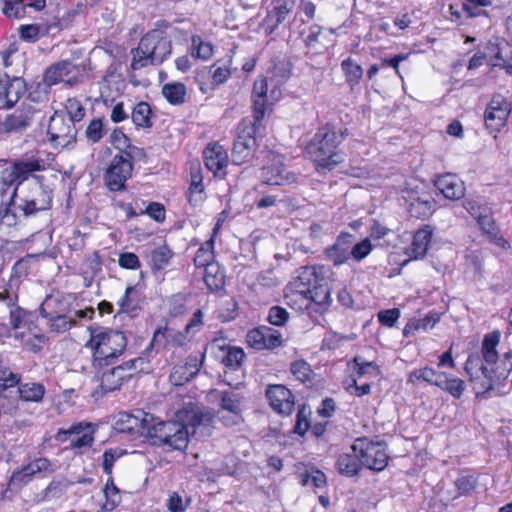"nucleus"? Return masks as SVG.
<instances>
[{
	"label": "nucleus",
	"instance_id": "7",
	"mask_svg": "<svg viewBox=\"0 0 512 512\" xmlns=\"http://www.w3.org/2000/svg\"><path fill=\"white\" fill-rule=\"evenodd\" d=\"M145 437L154 445L179 451H184L189 443V431L176 420L149 423Z\"/></svg>",
	"mask_w": 512,
	"mask_h": 512
},
{
	"label": "nucleus",
	"instance_id": "27",
	"mask_svg": "<svg viewBox=\"0 0 512 512\" xmlns=\"http://www.w3.org/2000/svg\"><path fill=\"white\" fill-rule=\"evenodd\" d=\"M145 296L142 294L139 285H128L123 296L118 300V314H126L130 317L138 316L142 310Z\"/></svg>",
	"mask_w": 512,
	"mask_h": 512
},
{
	"label": "nucleus",
	"instance_id": "41",
	"mask_svg": "<svg viewBox=\"0 0 512 512\" xmlns=\"http://www.w3.org/2000/svg\"><path fill=\"white\" fill-rule=\"evenodd\" d=\"M338 472L347 477H353L359 474L362 469L360 458L352 449L350 452L342 453L336 461Z\"/></svg>",
	"mask_w": 512,
	"mask_h": 512
},
{
	"label": "nucleus",
	"instance_id": "16",
	"mask_svg": "<svg viewBox=\"0 0 512 512\" xmlns=\"http://www.w3.org/2000/svg\"><path fill=\"white\" fill-rule=\"evenodd\" d=\"M138 362L142 364L144 359L142 357L130 359L105 371L104 369L101 370L100 387L102 391L106 393L120 389L125 382L133 377L134 372L137 370L136 364Z\"/></svg>",
	"mask_w": 512,
	"mask_h": 512
},
{
	"label": "nucleus",
	"instance_id": "39",
	"mask_svg": "<svg viewBox=\"0 0 512 512\" xmlns=\"http://www.w3.org/2000/svg\"><path fill=\"white\" fill-rule=\"evenodd\" d=\"M203 159L208 170L215 175L224 167V147L219 143H210L203 151Z\"/></svg>",
	"mask_w": 512,
	"mask_h": 512
},
{
	"label": "nucleus",
	"instance_id": "35",
	"mask_svg": "<svg viewBox=\"0 0 512 512\" xmlns=\"http://www.w3.org/2000/svg\"><path fill=\"white\" fill-rule=\"evenodd\" d=\"M433 236V229L429 225L417 230L413 236L409 256L411 259H422L427 254Z\"/></svg>",
	"mask_w": 512,
	"mask_h": 512
},
{
	"label": "nucleus",
	"instance_id": "28",
	"mask_svg": "<svg viewBox=\"0 0 512 512\" xmlns=\"http://www.w3.org/2000/svg\"><path fill=\"white\" fill-rule=\"evenodd\" d=\"M201 362L197 356H188L183 363L174 365L169 380L175 386H182L193 379L199 372Z\"/></svg>",
	"mask_w": 512,
	"mask_h": 512
},
{
	"label": "nucleus",
	"instance_id": "60",
	"mask_svg": "<svg viewBox=\"0 0 512 512\" xmlns=\"http://www.w3.org/2000/svg\"><path fill=\"white\" fill-rule=\"evenodd\" d=\"M18 32L20 39L28 43H35L44 35L39 24H22Z\"/></svg>",
	"mask_w": 512,
	"mask_h": 512
},
{
	"label": "nucleus",
	"instance_id": "46",
	"mask_svg": "<svg viewBox=\"0 0 512 512\" xmlns=\"http://www.w3.org/2000/svg\"><path fill=\"white\" fill-rule=\"evenodd\" d=\"M242 399L239 393L229 394L226 391V412L231 414V417L226 415V426L237 425L243 421L242 418Z\"/></svg>",
	"mask_w": 512,
	"mask_h": 512
},
{
	"label": "nucleus",
	"instance_id": "53",
	"mask_svg": "<svg viewBox=\"0 0 512 512\" xmlns=\"http://www.w3.org/2000/svg\"><path fill=\"white\" fill-rule=\"evenodd\" d=\"M210 263H217L214 261V250H213V240H207L203 243L196 252L194 257V264L196 267H208Z\"/></svg>",
	"mask_w": 512,
	"mask_h": 512
},
{
	"label": "nucleus",
	"instance_id": "61",
	"mask_svg": "<svg viewBox=\"0 0 512 512\" xmlns=\"http://www.w3.org/2000/svg\"><path fill=\"white\" fill-rule=\"evenodd\" d=\"M291 373L302 383L311 382L313 371L310 365L304 360H298L291 364Z\"/></svg>",
	"mask_w": 512,
	"mask_h": 512
},
{
	"label": "nucleus",
	"instance_id": "31",
	"mask_svg": "<svg viewBox=\"0 0 512 512\" xmlns=\"http://www.w3.org/2000/svg\"><path fill=\"white\" fill-rule=\"evenodd\" d=\"M245 358V353L241 348L229 347L226 351V376L229 372L236 374V383L233 381H226V385L238 389L244 379V371L241 368L242 362Z\"/></svg>",
	"mask_w": 512,
	"mask_h": 512
},
{
	"label": "nucleus",
	"instance_id": "25",
	"mask_svg": "<svg viewBox=\"0 0 512 512\" xmlns=\"http://www.w3.org/2000/svg\"><path fill=\"white\" fill-rule=\"evenodd\" d=\"M91 427L88 422H77L72 424L69 428H60L55 436L56 440L65 442L69 436L76 435L70 443L72 449L89 448L94 442V432H84L87 428Z\"/></svg>",
	"mask_w": 512,
	"mask_h": 512
},
{
	"label": "nucleus",
	"instance_id": "21",
	"mask_svg": "<svg viewBox=\"0 0 512 512\" xmlns=\"http://www.w3.org/2000/svg\"><path fill=\"white\" fill-rule=\"evenodd\" d=\"M246 341L257 350L275 349L283 344L282 334L265 325L250 330L246 335Z\"/></svg>",
	"mask_w": 512,
	"mask_h": 512
},
{
	"label": "nucleus",
	"instance_id": "62",
	"mask_svg": "<svg viewBox=\"0 0 512 512\" xmlns=\"http://www.w3.org/2000/svg\"><path fill=\"white\" fill-rule=\"evenodd\" d=\"M21 380V375L12 372L8 367L0 365V390L5 391L9 388L17 387Z\"/></svg>",
	"mask_w": 512,
	"mask_h": 512
},
{
	"label": "nucleus",
	"instance_id": "11",
	"mask_svg": "<svg viewBox=\"0 0 512 512\" xmlns=\"http://www.w3.org/2000/svg\"><path fill=\"white\" fill-rule=\"evenodd\" d=\"M351 449L357 453L362 467L380 472L388 465L389 456L384 442H373L365 437L357 438Z\"/></svg>",
	"mask_w": 512,
	"mask_h": 512
},
{
	"label": "nucleus",
	"instance_id": "19",
	"mask_svg": "<svg viewBox=\"0 0 512 512\" xmlns=\"http://www.w3.org/2000/svg\"><path fill=\"white\" fill-rule=\"evenodd\" d=\"M26 92L25 81L20 77H10L0 72V110L10 109Z\"/></svg>",
	"mask_w": 512,
	"mask_h": 512
},
{
	"label": "nucleus",
	"instance_id": "5",
	"mask_svg": "<svg viewBox=\"0 0 512 512\" xmlns=\"http://www.w3.org/2000/svg\"><path fill=\"white\" fill-rule=\"evenodd\" d=\"M172 54V41L169 34L160 28L146 32L139 40L136 48L131 50L132 70H140L147 66H158Z\"/></svg>",
	"mask_w": 512,
	"mask_h": 512
},
{
	"label": "nucleus",
	"instance_id": "56",
	"mask_svg": "<svg viewBox=\"0 0 512 512\" xmlns=\"http://www.w3.org/2000/svg\"><path fill=\"white\" fill-rule=\"evenodd\" d=\"M19 285L11 281L3 282L0 285V302H4L8 307H13L18 302Z\"/></svg>",
	"mask_w": 512,
	"mask_h": 512
},
{
	"label": "nucleus",
	"instance_id": "57",
	"mask_svg": "<svg viewBox=\"0 0 512 512\" xmlns=\"http://www.w3.org/2000/svg\"><path fill=\"white\" fill-rule=\"evenodd\" d=\"M440 389L458 399L462 396L465 390V382L456 377H449L448 374H446Z\"/></svg>",
	"mask_w": 512,
	"mask_h": 512
},
{
	"label": "nucleus",
	"instance_id": "12",
	"mask_svg": "<svg viewBox=\"0 0 512 512\" xmlns=\"http://www.w3.org/2000/svg\"><path fill=\"white\" fill-rule=\"evenodd\" d=\"M261 127V122L242 123L239 126L238 134L232 148V162L235 165H241L247 162L256 150L257 133Z\"/></svg>",
	"mask_w": 512,
	"mask_h": 512
},
{
	"label": "nucleus",
	"instance_id": "30",
	"mask_svg": "<svg viewBox=\"0 0 512 512\" xmlns=\"http://www.w3.org/2000/svg\"><path fill=\"white\" fill-rule=\"evenodd\" d=\"M199 89L202 93L214 91L224 83V64L217 60L198 75Z\"/></svg>",
	"mask_w": 512,
	"mask_h": 512
},
{
	"label": "nucleus",
	"instance_id": "50",
	"mask_svg": "<svg viewBox=\"0 0 512 512\" xmlns=\"http://www.w3.org/2000/svg\"><path fill=\"white\" fill-rule=\"evenodd\" d=\"M103 492L105 503L102 509L104 511H113L121 503L120 490L115 485L113 477H108Z\"/></svg>",
	"mask_w": 512,
	"mask_h": 512
},
{
	"label": "nucleus",
	"instance_id": "55",
	"mask_svg": "<svg viewBox=\"0 0 512 512\" xmlns=\"http://www.w3.org/2000/svg\"><path fill=\"white\" fill-rule=\"evenodd\" d=\"M2 12L8 18L21 19L26 15V4L23 0H1Z\"/></svg>",
	"mask_w": 512,
	"mask_h": 512
},
{
	"label": "nucleus",
	"instance_id": "14",
	"mask_svg": "<svg viewBox=\"0 0 512 512\" xmlns=\"http://www.w3.org/2000/svg\"><path fill=\"white\" fill-rule=\"evenodd\" d=\"M47 135L53 147H67L76 143L77 130L75 123L67 119L62 111H56L49 120Z\"/></svg>",
	"mask_w": 512,
	"mask_h": 512
},
{
	"label": "nucleus",
	"instance_id": "52",
	"mask_svg": "<svg viewBox=\"0 0 512 512\" xmlns=\"http://www.w3.org/2000/svg\"><path fill=\"white\" fill-rule=\"evenodd\" d=\"M21 469L32 480L36 475H38L40 473L54 472V469L52 468V464H51L50 460L48 458H44V457H39V458L34 459L33 461L22 466Z\"/></svg>",
	"mask_w": 512,
	"mask_h": 512
},
{
	"label": "nucleus",
	"instance_id": "17",
	"mask_svg": "<svg viewBox=\"0 0 512 512\" xmlns=\"http://www.w3.org/2000/svg\"><path fill=\"white\" fill-rule=\"evenodd\" d=\"M511 104L500 94L494 95L485 113V125L491 132H499L507 123Z\"/></svg>",
	"mask_w": 512,
	"mask_h": 512
},
{
	"label": "nucleus",
	"instance_id": "49",
	"mask_svg": "<svg viewBox=\"0 0 512 512\" xmlns=\"http://www.w3.org/2000/svg\"><path fill=\"white\" fill-rule=\"evenodd\" d=\"M174 253L167 245H161L151 251L152 271L163 270L172 259Z\"/></svg>",
	"mask_w": 512,
	"mask_h": 512
},
{
	"label": "nucleus",
	"instance_id": "38",
	"mask_svg": "<svg viewBox=\"0 0 512 512\" xmlns=\"http://www.w3.org/2000/svg\"><path fill=\"white\" fill-rule=\"evenodd\" d=\"M102 257L98 250L85 256L81 268V276L85 282V287H90L95 277L102 271Z\"/></svg>",
	"mask_w": 512,
	"mask_h": 512
},
{
	"label": "nucleus",
	"instance_id": "1",
	"mask_svg": "<svg viewBox=\"0 0 512 512\" xmlns=\"http://www.w3.org/2000/svg\"><path fill=\"white\" fill-rule=\"evenodd\" d=\"M324 266H305L298 270V276L292 283L291 294H286L287 303L294 305L300 301L299 309H309L312 304L328 305L330 287L325 276Z\"/></svg>",
	"mask_w": 512,
	"mask_h": 512
},
{
	"label": "nucleus",
	"instance_id": "40",
	"mask_svg": "<svg viewBox=\"0 0 512 512\" xmlns=\"http://www.w3.org/2000/svg\"><path fill=\"white\" fill-rule=\"evenodd\" d=\"M154 113L146 101L136 103L131 111V120L137 129H150L153 126Z\"/></svg>",
	"mask_w": 512,
	"mask_h": 512
},
{
	"label": "nucleus",
	"instance_id": "23",
	"mask_svg": "<svg viewBox=\"0 0 512 512\" xmlns=\"http://www.w3.org/2000/svg\"><path fill=\"white\" fill-rule=\"evenodd\" d=\"M266 397L271 408L280 415H290L295 406L292 392L282 384L269 385L266 389Z\"/></svg>",
	"mask_w": 512,
	"mask_h": 512
},
{
	"label": "nucleus",
	"instance_id": "32",
	"mask_svg": "<svg viewBox=\"0 0 512 512\" xmlns=\"http://www.w3.org/2000/svg\"><path fill=\"white\" fill-rule=\"evenodd\" d=\"M435 186L445 198L450 200H458L465 194L463 182L453 174L439 176L435 181Z\"/></svg>",
	"mask_w": 512,
	"mask_h": 512
},
{
	"label": "nucleus",
	"instance_id": "29",
	"mask_svg": "<svg viewBox=\"0 0 512 512\" xmlns=\"http://www.w3.org/2000/svg\"><path fill=\"white\" fill-rule=\"evenodd\" d=\"M352 244L353 235L342 233L337 237L333 245L325 248L324 255L335 266H340L349 259Z\"/></svg>",
	"mask_w": 512,
	"mask_h": 512
},
{
	"label": "nucleus",
	"instance_id": "9",
	"mask_svg": "<svg viewBox=\"0 0 512 512\" xmlns=\"http://www.w3.org/2000/svg\"><path fill=\"white\" fill-rule=\"evenodd\" d=\"M146 156L115 154L103 174L104 184L111 192L127 189V181L132 177L134 162L144 160Z\"/></svg>",
	"mask_w": 512,
	"mask_h": 512
},
{
	"label": "nucleus",
	"instance_id": "36",
	"mask_svg": "<svg viewBox=\"0 0 512 512\" xmlns=\"http://www.w3.org/2000/svg\"><path fill=\"white\" fill-rule=\"evenodd\" d=\"M30 124L31 117L26 112L17 110L0 122V134L22 133Z\"/></svg>",
	"mask_w": 512,
	"mask_h": 512
},
{
	"label": "nucleus",
	"instance_id": "22",
	"mask_svg": "<svg viewBox=\"0 0 512 512\" xmlns=\"http://www.w3.org/2000/svg\"><path fill=\"white\" fill-rule=\"evenodd\" d=\"M75 65L69 60H62L50 65L43 74V81L48 86H54L61 82L73 87L80 82L76 75L71 73L75 70Z\"/></svg>",
	"mask_w": 512,
	"mask_h": 512
},
{
	"label": "nucleus",
	"instance_id": "26",
	"mask_svg": "<svg viewBox=\"0 0 512 512\" xmlns=\"http://www.w3.org/2000/svg\"><path fill=\"white\" fill-rule=\"evenodd\" d=\"M152 421H154L153 415L138 410L137 415L127 412L121 413L116 424L120 432L145 436L146 428Z\"/></svg>",
	"mask_w": 512,
	"mask_h": 512
},
{
	"label": "nucleus",
	"instance_id": "47",
	"mask_svg": "<svg viewBox=\"0 0 512 512\" xmlns=\"http://www.w3.org/2000/svg\"><path fill=\"white\" fill-rule=\"evenodd\" d=\"M501 334L498 330L488 333L482 341L481 352L486 363L495 364L498 360L496 347L499 344Z\"/></svg>",
	"mask_w": 512,
	"mask_h": 512
},
{
	"label": "nucleus",
	"instance_id": "4",
	"mask_svg": "<svg viewBox=\"0 0 512 512\" xmlns=\"http://www.w3.org/2000/svg\"><path fill=\"white\" fill-rule=\"evenodd\" d=\"M346 136L347 129L336 130L329 124L318 129L314 138L306 147V152L316 163L318 172L326 173L343 162V156L338 150V146Z\"/></svg>",
	"mask_w": 512,
	"mask_h": 512
},
{
	"label": "nucleus",
	"instance_id": "10",
	"mask_svg": "<svg viewBox=\"0 0 512 512\" xmlns=\"http://www.w3.org/2000/svg\"><path fill=\"white\" fill-rule=\"evenodd\" d=\"M40 314L47 320L50 331L65 333L78 323L72 317V308L64 299L46 298L40 306Z\"/></svg>",
	"mask_w": 512,
	"mask_h": 512
},
{
	"label": "nucleus",
	"instance_id": "18",
	"mask_svg": "<svg viewBox=\"0 0 512 512\" xmlns=\"http://www.w3.org/2000/svg\"><path fill=\"white\" fill-rule=\"evenodd\" d=\"M126 88L125 79L116 73V67L110 65L99 83L100 97L105 106H111Z\"/></svg>",
	"mask_w": 512,
	"mask_h": 512
},
{
	"label": "nucleus",
	"instance_id": "13",
	"mask_svg": "<svg viewBox=\"0 0 512 512\" xmlns=\"http://www.w3.org/2000/svg\"><path fill=\"white\" fill-rule=\"evenodd\" d=\"M267 164L260 169L259 179L264 185H288L295 183L297 176L284 165V157L273 151L266 152Z\"/></svg>",
	"mask_w": 512,
	"mask_h": 512
},
{
	"label": "nucleus",
	"instance_id": "33",
	"mask_svg": "<svg viewBox=\"0 0 512 512\" xmlns=\"http://www.w3.org/2000/svg\"><path fill=\"white\" fill-rule=\"evenodd\" d=\"M110 143L118 151L117 154L147 156L144 148L134 145L122 128L113 129L110 134Z\"/></svg>",
	"mask_w": 512,
	"mask_h": 512
},
{
	"label": "nucleus",
	"instance_id": "51",
	"mask_svg": "<svg viewBox=\"0 0 512 512\" xmlns=\"http://www.w3.org/2000/svg\"><path fill=\"white\" fill-rule=\"evenodd\" d=\"M341 68L345 74L346 82L351 88L359 84L363 76V69L359 64H357L351 58H347L342 61Z\"/></svg>",
	"mask_w": 512,
	"mask_h": 512
},
{
	"label": "nucleus",
	"instance_id": "45",
	"mask_svg": "<svg viewBox=\"0 0 512 512\" xmlns=\"http://www.w3.org/2000/svg\"><path fill=\"white\" fill-rule=\"evenodd\" d=\"M190 40L188 51L192 58L206 61L213 56L214 47L209 41H205L199 35H192Z\"/></svg>",
	"mask_w": 512,
	"mask_h": 512
},
{
	"label": "nucleus",
	"instance_id": "58",
	"mask_svg": "<svg viewBox=\"0 0 512 512\" xmlns=\"http://www.w3.org/2000/svg\"><path fill=\"white\" fill-rule=\"evenodd\" d=\"M65 111L67 119H71L73 123L80 122L85 116V108L77 98H68L65 102Z\"/></svg>",
	"mask_w": 512,
	"mask_h": 512
},
{
	"label": "nucleus",
	"instance_id": "42",
	"mask_svg": "<svg viewBox=\"0 0 512 512\" xmlns=\"http://www.w3.org/2000/svg\"><path fill=\"white\" fill-rule=\"evenodd\" d=\"M162 95L170 105L180 106L186 102V85L178 81L166 83L162 86Z\"/></svg>",
	"mask_w": 512,
	"mask_h": 512
},
{
	"label": "nucleus",
	"instance_id": "3",
	"mask_svg": "<svg viewBox=\"0 0 512 512\" xmlns=\"http://www.w3.org/2000/svg\"><path fill=\"white\" fill-rule=\"evenodd\" d=\"M90 337L85 347L91 351L92 366L98 374L113 365L126 350L127 337L118 329L89 326Z\"/></svg>",
	"mask_w": 512,
	"mask_h": 512
},
{
	"label": "nucleus",
	"instance_id": "64",
	"mask_svg": "<svg viewBox=\"0 0 512 512\" xmlns=\"http://www.w3.org/2000/svg\"><path fill=\"white\" fill-rule=\"evenodd\" d=\"M289 320L288 311L281 306H272L268 311L267 321L274 326H284Z\"/></svg>",
	"mask_w": 512,
	"mask_h": 512
},
{
	"label": "nucleus",
	"instance_id": "2",
	"mask_svg": "<svg viewBox=\"0 0 512 512\" xmlns=\"http://www.w3.org/2000/svg\"><path fill=\"white\" fill-rule=\"evenodd\" d=\"M7 164H9V166L1 171L0 195H4L11 187H13V191L9 201L0 204V225L4 224L5 218L10 215L11 206L15 202L19 187L34 173L43 172L48 167L46 162L41 158L40 151L37 149L25 153L22 158L14 160L9 159Z\"/></svg>",
	"mask_w": 512,
	"mask_h": 512
},
{
	"label": "nucleus",
	"instance_id": "20",
	"mask_svg": "<svg viewBox=\"0 0 512 512\" xmlns=\"http://www.w3.org/2000/svg\"><path fill=\"white\" fill-rule=\"evenodd\" d=\"M280 91L273 89L268 95V82L266 78L257 79L254 82L253 99V118L256 122H261L269 104L278 99Z\"/></svg>",
	"mask_w": 512,
	"mask_h": 512
},
{
	"label": "nucleus",
	"instance_id": "43",
	"mask_svg": "<svg viewBox=\"0 0 512 512\" xmlns=\"http://www.w3.org/2000/svg\"><path fill=\"white\" fill-rule=\"evenodd\" d=\"M204 282L211 292H218L224 288V269L217 263H210L204 269Z\"/></svg>",
	"mask_w": 512,
	"mask_h": 512
},
{
	"label": "nucleus",
	"instance_id": "48",
	"mask_svg": "<svg viewBox=\"0 0 512 512\" xmlns=\"http://www.w3.org/2000/svg\"><path fill=\"white\" fill-rule=\"evenodd\" d=\"M188 295L184 293H175L167 298V313L171 318H177L187 312Z\"/></svg>",
	"mask_w": 512,
	"mask_h": 512
},
{
	"label": "nucleus",
	"instance_id": "15",
	"mask_svg": "<svg viewBox=\"0 0 512 512\" xmlns=\"http://www.w3.org/2000/svg\"><path fill=\"white\" fill-rule=\"evenodd\" d=\"M53 206V191L44 184L31 185L21 199L20 210L25 217L48 211Z\"/></svg>",
	"mask_w": 512,
	"mask_h": 512
},
{
	"label": "nucleus",
	"instance_id": "24",
	"mask_svg": "<svg viewBox=\"0 0 512 512\" xmlns=\"http://www.w3.org/2000/svg\"><path fill=\"white\" fill-rule=\"evenodd\" d=\"M188 184L189 186L185 193L187 201L193 207L199 206L206 199L202 166L199 160L189 162Z\"/></svg>",
	"mask_w": 512,
	"mask_h": 512
},
{
	"label": "nucleus",
	"instance_id": "37",
	"mask_svg": "<svg viewBox=\"0 0 512 512\" xmlns=\"http://www.w3.org/2000/svg\"><path fill=\"white\" fill-rule=\"evenodd\" d=\"M19 399L23 402L42 403L46 395V387L41 382H19L17 385Z\"/></svg>",
	"mask_w": 512,
	"mask_h": 512
},
{
	"label": "nucleus",
	"instance_id": "8",
	"mask_svg": "<svg viewBox=\"0 0 512 512\" xmlns=\"http://www.w3.org/2000/svg\"><path fill=\"white\" fill-rule=\"evenodd\" d=\"M176 421L182 424L187 430L192 429V433L201 430V433L211 434V428L215 421V414L206 410L197 400L189 397L183 401L180 408L175 412Z\"/></svg>",
	"mask_w": 512,
	"mask_h": 512
},
{
	"label": "nucleus",
	"instance_id": "59",
	"mask_svg": "<svg viewBox=\"0 0 512 512\" xmlns=\"http://www.w3.org/2000/svg\"><path fill=\"white\" fill-rule=\"evenodd\" d=\"M353 361L357 367L356 374L358 378H361L365 375H370L376 378L380 375L379 367L374 362L366 361L361 356H356Z\"/></svg>",
	"mask_w": 512,
	"mask_h": 512
},
{
	"label": "nucleus",
	"instance_id": "54",
	"mask_svg": "<svg viewBox=\"0 0 512 512\" xmlns=\"http://www.w3.org/2000/svg\"><path fill=\"white\" fill-rule=\"evenodd\" d=\"M107 129L103 118L92 119L85 130V137L93 144L98 143L106 135Z\"/></svg>",
	"mask_w": 512,
	"mask_h": 512
},
{
	"label": "nucleus",
	"instance_id": "6",
	"mask_svg": "<svg viewBox=\"0 0 512 512\" xmlns=\"http://www.w3.org/2000/svg\"><path fill=\"white\" fill-rule=\"evenodd\" d=\"M10 324L14 329V337L22 347L33 353H38L47 343L48 338L37 324L34 313L16 307L10 311Z\"/></svg>",
	"mask_w": 512,
	"mask_h": 512
},
{
	"label": "nucleus",
	"instance_id": "63",
	"mask_svg": "<svg viewBox=\"0 0 512 512\" xmlns=\"http://www.w3.org/2000/svg\"><path fill=\"white\" fill-rule=\"evenodd\" d=\"M143 214H147L157 223H163L166 220V208L160 202H150L144 210H141V215Z\"/></svg>",
	"mask_w": 512,
	"mask_h": 512
},
{
	"label": "nucleus",
	"instance_id": "44",
	"mask_svg": "<svg viewBox=\"0 0 512 512\" xmlns=\"http://www.w3.org/2000/svg\"><path fill=\"white\" fill-rule=\"evenodd\" d=\"M445 372H439L431 367H424L421 369L413 370L408 377V381L415 383L416 381L422 380L430 385H434L438 388L442 386V381L445 377Z\"/></svg>",
	"mask_w": 512,
	"mask_h": 512
},
{
	"label": "nucleus",
	"instance_id": "34",
	"mask_svg": "<svg viewBox=\"0 0 512 512\" xmlns=\"http://www.w3.org/2000/svg\"><path fill=\"white\" fill-rule=\"evenodd\" d=\"M408 201V212L412 217L424 219L432 215L435 210V200L429 193L411 195Z\"/></svg>",
	"mask_w": 512,
	"mask_h": 512
}]
</instances>
